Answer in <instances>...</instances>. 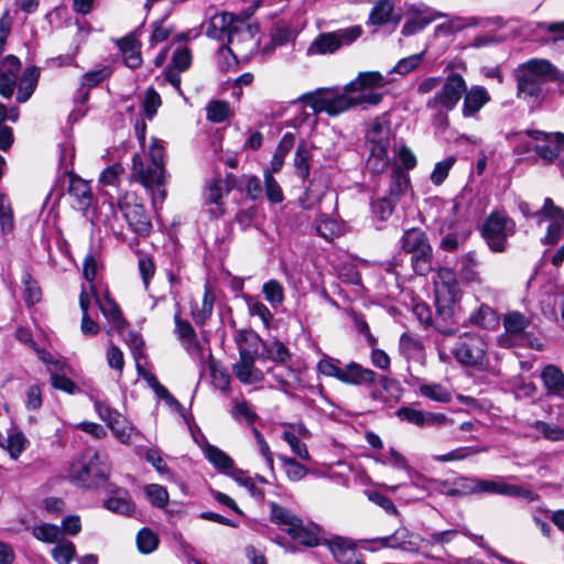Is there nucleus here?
<instances>
[{
  "label": "nucleus",
  "mask_w": 564,
  "mask_h": 564,
  "mask_svg": "<svg viewBox=\"0 0 564 564\" xmlns=\"http://www.w3.org/2000/svg\"><path fill=\"white\" fill-rule=\"evenodd\" d=\"M0 229L3 235L14 229L13 209L9 197L0 193Z\"/></svg>",
  "instance_id": "obj_52"
},
{
  "label": "nucleus",
  "mask_w": 564,
  "mask_h": 564,
  "mask_svg": "<svg viewBox=\"0 0 564 564\" xmlns=\"http://www.w3.org/2000/svg\"><path fill=\"white\" fill-rule=\"evenodd\" d=\"M321 528L315 523L304 524L302 520L299 521L297 525L294 528L289 535L297 540L305 546L313 547L321 544L319 539Z\"/></svg>",
  "instance_id": "obj_39"
},
{
  "label": "nucleus",
  "mask_w": 564,
  "mask_h": 564,
  "mask_svg": "<svg viewBox=\"0 0 564 564\" xmlns=\"http://www.w3.org/2000/svg\"><path fill=\"white\" fill-rule=\"evenodd\" d=\"M393 10L394 2L392 0L377 1L369 13L368 23L377 28L389 23L392 19Z\"/></svg>",
  "instance_id": "obj_46"
},
{
  "label": "nucleus",
  "mask_w": 564,
  "mask_h": 564,
  "mask_svg": "<svg viewBox=\"0 0 564 564\" xmlns=\"http://www.w3.org/2000/svg\"><path fill=\"white\" fill-rule=\"evenodd\" d=\"M527 134L535 141L533 150L538 158L545 164H556L564 173V133L528 130Z\"/></svg>",
  "instance_id": "obj_6"
},
{
  "label": "nucleus",
  "mask_w": 564,
  "mask_h": 564,
  "mask_svg": "<svg viewBox=\"0 0 564 564\" xmlns=\"http://www.w3.org/2000/svg\"><path fill=\"white\" fill-rule=\"evenodd\" d=\"M262 293L264 299L272 305L278 306L282 304L284 300V289L282 284L276 280H270L262 286Z\"/></svg>",
  "instance_id": "obj_63"
},
{
  "label": "nucleus",
  "mask_w": 564,
  "mask_h": 564,
  "mask_svg": "<svg viewBox=\"0 0 564 564\" xmlns=\"http://www.w3.org/2000/svg\"><path fill=\"white\" fill-rule=\"evenodd\" d=\"M58 171L57 176H78L74 172L75 145L70 139H65L58 144Z\"/></svg>",
  "instance_id": "obj_38"
},
{
  "label": "nucleus",
  "mask_w": 564,
  "mask_h": 564,
  "mask_svg": "<svg viewBox=\"0 0 564 564\" xmlns=\"http://www.w3.org/2000/svg\"><path fill=\"white\" fill-rule=\"evenodd\" d=\"M203 452L208 462L219 471L228 473L234 468V460L220 448L207 444Z\"/></svg>",
  "instance_id": "obj_48"
},
{
  "label": "nucleus",
  "mask_w": 564,
  "mask_h": 564,
  "mask_svg": "<svg viewBox=\"0 0 564 564\" xmlns=\"http://www.w3.org/2000/svg\"><path fill=\"white\" fill-rule=\"evenodd\" d=\"M420 392L423 397L436 402L447 403L452 400L451 392L438 383L422 384Z\"/></svg>",
  "instance_id": "obj_61"
},
{
  "label": "nucleus",
  "mask_w": 564,
  "mask_h": 564,
  "mask_svg": "<svg viewBox=\"0 0 564 564\" xmlns=\"http://www.w3.org/2000/svg\"><path fill=\"white\" fill-rule=\"evenodd\" d=\"M254 361L256 358H239L232 365V371L241 383L254 384L264 379L263 371L256 367Z\"/></svg>",
  "instance_id": "obj_27"
},
{
  "label": "nucleus",
  "mask_w": 564,
  "mask_h": 564,
  "mask_svg": "<svg viewBox=\"0 0 564 564\" xmlns=\"http://www.w3.org/2000/svg\"><path fill=\"white\" fill-rule=\"evenodd\" d=\"M94 408L100 420L107 424L120 443L129 444L132 436L138 434L135 429L116 409H112L105 401L96 400Z\"/></svg>",
  "instance_id": "obj_11"
},
{
  "label": "nucleus",
  "mask_w": 564,
  "mask_h": 564,
  "mask_svg": "<svg viewBox=\"0 0 564 564\" xmlns=\"http://www.w3.org/2000/svg\"><path fill=\"white\" fill-rule=\"evenodd\" d=\"M463 97L462 115L464 118L478 119L479 111L491 100L489 91L480 85L466 88Z\"/></svg>",
  "instance_id": "obj_20"
},
{
  "label": "nucleus",
  "mask_w": 564,
  "mask_h": 564,
  "mask_svg": "<svg viewBox=\"0 0 564 564\" xmlns=\"http://www.w3.org/2000/svg\"><path fill=\"white\" fill-rule=\"evenodd\" d=\"M110 465L107 455L87 451L69 468L70 481L82 488H97L107 482Z\"/></svg>",
  "instance_id": "obj_2"
},
{
  "label": "nucleus",
  "mask_w": 564,
  "mask_h": 564,
  "mask_svg": "<svg viewBox=\"0 0 564 564\" xmlns=\"http://www.w3.org/2000/svg\"><path fill=\"white\" fill-rule=\"evenodd\" d=\"M40 78V68L36 66H29L24 69L18 86L17 101H28L34 93Z\"/></svg>",
  "instance_id": "obj_33"
},
{
  "label": "nucleus",
  "mask_w": 564,
  "mask_h": 564,
  "mask_svg": "<svg viewBox=\"0 0 564 564\" xmlns=\"http://www.w3.org/2000/svg\"><path fill=\"white\" fill-rule=\"evenodd\" d=\"M257 28L237 19L232 13L221 12L213 15L206 29V35L214 40L227 39L228 44L236 40H252Z\"/></svg>",
  "instance_id": "obj_3"
},
{
  "label": "nucleus",
  "mask_w": 564,
  "mask_h": 564,
  "mask_svg": "<svg viewBox=\"0 0 564 564\" xmlns=\"http://www.w3.org/2000/svg\"><path fill=\"white\" fill-rule=\"evenodd\" d=\"M465 90L466 82L464 77L458 73L452 72L445 78L441 90L426 101V108L437 109V107H441L444 110H453L462 99Z\"/></svg>",
  "instance_id": "obj_10"
},
{
  "label": "nucleus",
  "mask_w": 564,
  "mask_h": 564,
  "mask_svg": "<svg viewBox=\"0 0 564 564\" xmlns=\"http://www.w3.org/2000/svg\"><path fill=\"white\" fill-rule=\"evenodd\" d=\"M230 116L229 104L224 100H212L206 107V117L209 121L221 123Z\"/></svg>",
  "instance_id": "obj_56"
},
{
  "label": "nucleus",
  "mask_w": 564,
  "mask_h": 564,
  "mask_svg": "<svg viewBox=\"0 0 564 564\" xmlns=\"http://www.w3.org/2000/svg\"><path fill=\"white\" fill-rule=\"evenodd\" d=\"M401 247L405 252L415 254L429 250L431 247L425 234L417 228L406 230L401 238Z\"/></svg>",
  "instance_id": "obj_41"
},
{
  "label": "nucleus",
  "mask_w": 564,
  "mask_h": 564,
  "mask_svg": "<svg viewBox=\"0 0 564 564\" xmlns=\"http://www.w3.org/2000/svg\"><path fill=\"white\" fill-rule=\"evenodd\" d=\"M239 358H256L261 344L260 337L252 330H239L235 336Z\"/></svg>",
  "instance_id": "obj_32"
},
{
  "label": "nucleus",
  "mask_w": 564,
  "mask_h": 564,
  "mask_svg": "<svg viewBox=\"0 0 564 564\" xmlns=\"http://www.w3.org/2000/svg\"><path fill=\"white\" fill-rule=\"evenodd\" d=\"M209 371L212 377L213 386L224 392H227L230 388L231 378L225 367L215 360L209 362Z\"/></svg>",
  "instance_id": "obj_51"
},
{
  "label": "nucleus",
  "mask_w": 564,
  "mask_h": 564,
  "mask_svg": "<svg viewBox=\"0 0 564 564\" xmlns=\"http://www.w3.org/2000/svg\"><path fill=\"white\" fill-rule=\"evenodd\" d=\"M411 533L405 528L397 529L392 534L372 539L371 542L378 544V549H401L411 550L413 542Z\"/></svg>",
  "instance_id": "obj_29"
},
{
  "label": "nucleus",
  "mask_w": 564,
  "mask_h": 564,
  "mask_svg": "<svg viewBox=\"0 0 564 564\" xmlns=\"http://www.w3.org/2000/svg\"><path fill=\"white\" fill-rule=\"evenodd\" d=\"M170 12L171 11H167V13L162 19H159L152 23V34L150 36L151 46H154L167 40L172 32L174 31L173 25L164 24Z\"/></svg>",
  "instance_id": "obj_59"
},
{
  "label": "nucleus",
  "mask_w": 564,
  "mask_h": 564,
  "mask_svg": "<svg viewBox=\"0 0 564 564\" xmlns=\"http://www.w3.org/2000/svg\"><path fill=\"white\" fill-rule=\"evenodd\" d=\"M487 351V343L479 334L466 332L458 336L452 348L456 360L465 366H479L482 364Z\"/></svg>",
  "instance_id": "obj_8"
},
{
  "label": "nucleus",
  "mask_w": 564,
  "mask_h": 564,
  "mask_svg": "<svg viewBox=\"0 0 564 564\" xmlns=\"http://www.w3.org/2000/svg\"><path fill=\"white\" fill-rule=\"evenodd\" d=\"M117 45L122 54L126 66L131 69H135L141 66V42L135 37V33H131L118 40Z\"/></svg>",
  "instance_id": "obj_24"
},
{
  "label": "nucleus",
  "mask_w": 564,
  "mask_h": 564,
  "mask_svg": "<svg viewBox=\"0 0 564 564\" xmlns=\"http://www.w3.org/2000/svg\"><path fill=\"white\" fill-rule=\"evenodd\" d=\"M151 197L154 208L162 205L166 198L165 178H134Z\"/></svg>",
  "instance_id": "obj_44"
},
{
  "label": "nucleus",
  "mask_w": 564,
  "mask_h": 564,
  "mask_svg": "<svg viewBox=\"0 0 564 564\" xmlns=\"http://www.w3.org/2000/svg\"><path fill=\"white\" fill-rule=\"evenodd\" d=\"M458 274L466 283L481 284L482 280L478 272V261L475 252L469 251L458 260Z\"/></svg>",
  "instance_id": "obj_37"
},
{
  "label": "nucleus",
  "mask_w": 564,
  "mask_h": 564,
  "mask_svg": "<svg viewBox=\"0 0 564 564\" xmlns=\"http://www.w3.org/2000/svg\"><path fill=\"white\" fill-rule=\"evenodd\" d=\"M391 139V127L388 121L376 119L366 132V142L369 150L388 151Z\"/></svg>",
  "instance_id": "obj_22"
},
{
  "label": "nucleus",
  "mask_w": 564,
  "mask_h": 564,
  "mask_svg": "<svg viewBox=\"0 0 564 564\" xmlns=\"http://www.w3.org/2000/svg\"><path fill=\"white\" fill-rule=\"evenodd\" d=\"M482 237L495 252L506 249L508 237L514 234V223L502 213H492L482 225Z\"/></svg>",
  "instance_id": "obj_9"
},
{
  "label": "nucleus",
  "mask_w": 564,
  "mask_h": 564,
  "mask_svg": "<svg viewBox=\"0 0 564 564\" xmlns=\"http://www.w3.org/2000/svg\"><path fill=\"white\" fill-rule=\"evenodd\" d=\"M137 545L141 553H152L159 546V538L152 530L143 528L137 535Z\"/></svg>",
  "instance_id": "obj_60"
},
{
  "label": "nucleus",
  "mask_w": 564,
  "mask_h": 564,
  "mask_svg": "<svg viewBox=\"0 0 564 564\" xmlns=\"http://www.w3.org/2000/svg\"><path fill=\"white\" fill-rule=\"evenodd\" d=\"M68 193L73 196L79 209L86 210L93 202L90 182L86 178H69Z\"/></svg>",
  "instance_id": "obj_34"
},
{
  "label": "nucleus",
  "mask_w": 564,
  "mask_h": 564,
  "mask_svg": "<svg viewBox=\"0 0 564 564\" xmlns=\"http://www.w3.org/2000/svg\"><path fill=\"white\" fill-rule=\"evenodd\" d=\"M95 295L96 302L104 314V316L111 322L117 328H121L124 325V319L122 317L120 307L118 304L110 297L108 293L105 294L104 299L100 300L96 293Z\"/></svg>",
  "instance_id": "obj_47"
},
{
  "label": "nucleus",
  "mask_w": 564,
  "mask_h": 564,
  "mask_svg": "<svg viewBox=\"0 0 564 564\" xmlns=\"http://www.w3.org/2000/svg\"><path fill=\"white\" fill-rule=\"evenodd\" d=\"M192 59V52L188 47H178L172 55L171 65H169L163 72L164 82L171 84L180 95L183 94L181 89L180 73H183L191 67Z\"/></svg>",
  "instance_id": "obj_16"
},
{
  "label": "nucleus",
  "mask_w": 564,
  "mask_h": 564,
  "mask_svg": "<svg viewBox=\"0 0 564 564\" xmlns=\"http://www.w3.org/2000/svg\"><path fill=\"white\" fill-rule=\"evenodd\" d=\"M387 187V198L392 200L393 204L410 188V178H381Z\"/></svg>",
  "instance_id": "obj_58"
},
{
  "label": "nucleus",
  "mask_w": 564,
  "mask_h": 564,
  "mask_svg": "<svg viewBox=\"0 0 564 564\" xmlns=\"http://www.w3.org/2000/svg\"><path fill=\"white\" fill-rule=\"evenodd\" d=\"M51 555L57 564H70L76 555L75 544L70 541H58Z\"/></svg>",
  "instance_id": "obj_53"
},
{
  "label": "nucleus",
  "mask_w": 564,
  "mask_h": 564,
  "mask_svg": "<svg viewBox=\"0 0 564 564\" xmlns=\"http://www.w3.org/2000/svg\"><path fill=\"white\" fill-rule=\"evenodd\" d=\"M235 183L234 178H210L204 189V204L210 206L208 213L212 218H219L224 215L223 198L229 194Z\"/></svg>",
  "instance_id": "obj_13"
},
{
  "label": "nucleus",
  "mask_w": 564,
  "mask_h": 564,
  "mask_svg": "<svg viewBox=\"0 0 564 564\" xmlns=\"http://www.w3.org/2000/svg\"><path fill=\"white\" fill-rule=\"evenodd\" d=\"M544 82L517 69L518 96L527 101L536 100L542 94Z\"/></svg>",
  "instance_id": "obj_28"
},
{
  "label": "nucleus",
  "mask_w": 564,
  "mask_h": 564,
  "mask_svg": "<svg viewBox=\"0 0 564 564\" xmlns=\"http://www.w3.org/2000/svg\"><path fill=\"white\" fill-rule=\"evenodd\" d=\"M304 193L300 197V203L304 208L315 206L324 196L326 183L324 178H303Z\"/></svg>",
  "instance_id": "obj_30"
},
{
  "label": "nucleus",
  "mask_w": 564,
  "mask_h": 564,
  "mask_svg": "<svg viewBox=\"0 0 564 564\" xmlns=\"http://www.w3.org/2000/svg\"><path fill=\"white\" fill-rule=\"evenodd\" d=\"M22 283L24 285L23 291V300L29 305L32 306L35 303L40 302L42 293L37 282L32 278L30 272L25 271L22 274Z\"/></svg>",
  "instance_id": "obj_57"
},
{
  "label": "nucleus",
  "mask_w": 564,
  "mask_h": 564,
  "mask_svg": "<svg viewBox=\"0 0 564 564\" xmlns=\"http://www.w3.org/2000/svg\"><path fill=\"white\" fill-rule=\"evenodd\" d=\"M28 440L20 431H12L7 437L2 435L0 447L8 451L11 458L17 459L25 449Z\"/></svg>",
  "instance_id": "obj_50"
},
{
  "label": "nucleus",
  "mask_w": 564,
  "mask_h": 564,
  "mask_svg": "<svg viewBox=\"0 0 564 564\" xmlns=\"http://www.w3.org/2000/svg\"><path fill=\"white\" fill-rule=\"evenodd\" d=\"M132 165L135 176H164L165 173V150L162 145L156 143V140L149 150V163L147 169H143L142 158L134 154Z\"/></svg>",
  "instance_id": "obj_14"
},
{
  "label": "nucleus",
  "mask_w": 564,
  "mask_h": 564,
  "mask_svg": "<svg viewBox=\"0 0 564 564\" xmlns=\"http://www.w3.org/2000/svg\"><path fill=\"white\" fill-rule=\"evenodd\" d=\"M444 492L453 497L478 495V477H457L453 480L452 486Z\"/></svg>",
  "instance_id": "obj_49"
},
{
  "label": "nucleus",
  "mask_w": 564,
  "mask_h": 564,
  "mask_svg": "<svg viewBox=\"0 0 564 564\" xmlns=\"http://www.w3.org/2000/svg\"><path fill=\"white\" fill-rule=\"evenodd\" d=\"M379 382L383 388L387 387V377H379L370 368H366L358 362L351 361L344 367L340 382L351 386L371 387Z\"/></svg>",
  "instance_id": "obj_15"
},
{
  "label": "nucleus",
  "mask_w": 564,
  "mask_h": 564,
  "mask_svg": "<svg viewBox=\"0 0 564 564\" xmlns=\"http://www.w3.org/2000/svg\"><path fill=\"white\" fill-rule=\"evenodd\" d=\"M529 318L520 312H509L503 317L505 333L498 336L497 343L502 348L531 347L541 349V344L525 333L529 327Z\"/></svg>",
  "instance_id": "obj_4"
},
{
  "label": "nucleus",
  "mask_w": 564,
  "mask_h": 564,
  "mask_svg": "<svg viewBox=\"0 0 564 564\" xmlns=\"http://www.w3.org/2000/svg\"><path fill=\"white\" fill-rule=\"evenodd\" d=\"M519 208L524 217H535L539 225L544 220H550L546 235L542 242L547 245L556 243L564 231V210L556 206L552 198L546 197L541 209L531 213L530 206L525 202L519 204Z\"/></svg>",
  "instance_id": "obj_5"
},
{
  "label": "nucleus",
  "mask_w": 564,
  "mask_h": 564,
  "mask_svg": "<svg viewBox=\"0 0 564 564\" xmlns=\"http://www.w3.org/2000/svg\"><path fill=\"white\" fill-rule=\"evenodd\" d=\"M518 69L542 82H545L554 73L553 65L547 59L542 58H532L521 64Z\"/></svg>",
  "instance_id": "obj_45"
},
{
  "label": "nucleus",
  "mask_w": 564,
  "mask_h": 564,
  "mask_svg": "<svg viewBox=\"0 0 564 564\" xmlns=\"http://www.w3.org/2000/svg\"><path fill=\"white\" fill-rule=\"evenodd\" d=\"M467 323L484 329H495L499 325V316L489 305L481 304L470 313Z\"/></svg>",
  "instance_id": "obj_36"
},
{
  "label": "nucleus",
  "mask_w": 564,
  "mask_h": 564,
  "mask_svg": "<svg viewBox=\"0 0 564 564\" xmlns=\"http://www.w3.org/2000/svg\"><path fill=\"white\" fill-rule=\"evenodd\" d=\"M362 34L359 25L321 33L307 47V55L333 54L343 46L350 45Z\"/></svg>",
  "instance_id": "obj_7"
},
{
  "label": "nucleus",
  "mask_w": 564,
  "mask_h": 564,
  "mask_svg": "<svg viewBox=\"0 0 564 564\" xmlns=\"http://www.w3.org/2000/svg\"><path fill=\"white\" fill-rule=\"evenodd\" d=\"M409 13L416 20H420L421 23L425 26L431 24L436 19L445 15L444 13L435 11L434 9L424 4H412L409 9Z\"/></svg>",
  "instance_id": "obj_62"
},
{
  "label": "nucleus",
  "mask_w": 564,
  "mask_h": 564,
  "mask_svg": "<svg viewBox=\"0 0 564 564\" xmlns=\"http://www.w3.org/2000/svg\"><path fill=\"white\" fill-rule=\"evenodd\" d=\"M295 145L296 134L293 132L284 133L278 143L269 167L264 171V176H271L274 173H279L284 163L285 156L295 148Z\"/></svg>",
  "instance_id": "obj_25"
},
{
  "label": "nucleus",
  "mask_w": 564,
  "mask_h": 564,
  "mask_svg": "<svg viewBox=\"0 0 564 564\" xmlns=\"http://www.w3.org/2000/svg\"><path fill=\"white\" fill-rule=\"evenodd\" d=\"M32 534L35 539L45 543H56L62 538L61 529L57 525L50 523L34 525Z\"/></svg>",
  "instance_id": "obj_54"
},
{
  "label": "nucleus",
  "mask_w": 564,
  "mask_h": 564,
  "mask_svg": "<svg viewBox=\"0 0 564 564\" xmlns=\"http://www.w3.org/2000/svg\"><path fill=\"white\" fill-rule=\"evenodd\" d=\"M434 209L436 212L435 220L442 226L448 225L451 227L457 209L456 202L454 199H442L435 197L431 200L430 212L432 213Z\"/></svg>",
  "instance_id": "obj_40"
},
{
  "label": "nucleus",
  "mask_w": 564,
  "mask_h": 564,
  "mask_svg": "<svg viewBox=\"0 0 564 564\" xmlns=\"http://www.w3.org/2000/svg\"><path fill=\"white\" fill-rule=\"evenodd\" d=\"M312 150L313 148L305 141H301L294 153L293 167L297 176H310L312 165Z\"/></svg>",
  "instance_id": "obj_42"
},
{
  "label": "nucleus",
  "mask_w": 564,
  "mask_h": 564,
  "mask_svg": "<svg viewBox=\"0 0 564 564\" xmlns=\"http://www.w3.org/2000/svg\"><path fill=\"white\" fill-rule=\"evenodd\" d=\"M370 154L367 160V169L375 176L381 175L387 172L390 165L388 151L378 152L369 150Z\"/></svg>",
  "instance_id": "obj_55"
},
{
  "label": "nucleus",
  "mask_w": 564,
  "mask_h": 564,
  "mask_svg": "<svg viewBox=\"0 0 564 564\" xmlns=\"http://www.w3.org/2000/svg\"><path fill=\"white\" fill-rule=\"evenodd\" d=\"M107 494L108 498L104 501V507L107 510L124 516L134 511V503L124 488L109 485Z\"/></svg>",
  "instance_id": "obj_21"
},
{
  "label": "nucleus",
  "mask_w": 564,
  "mask_h": 564,
  "mask_svg": "<svg viewBox=\"0 0 564 564\" xmlns=\"http://www.w3.org/2000/svg\"><path fill=\"white\" fill-rule=\"evenodd\" d=\"M541 379L549 393L564 399V373L554 366L547 365L542 369Z\"/></svg>",
  "instance_id": "obj_35"
},
{
  "label": "nucleus",
  "mask_w": 564,
  "mask_h": 564,
  "mask_svg": "<svg viewBox=\"0 0 564 564\" xmlns=\"http://www.w3.org/2000/svg\"><path fill=\"white\" fill-rule=\"evenodd\" d=\"M270 519L273 523L282 528L290 534L294 531V528L297 525L301 520L294 513H292L289 509L275 503L271 502V512Z\"/></svg>",
  "instance_id": "obj_43"
},
{
  "label": "nucleus",
  "mask_w": 564,
  "mask_h": 564,
  "mask_svg": "<svg viewBox=\"0 0 564 564\" xmlns=\"http://www.w3.org/2000/svg\"><path fill=\"white\" fill-rule=\"evenodd\" d=\"M144 494L149 501L158 508H164L169 502V492L165 487L150 484L144 487Z\"/></svg>",
  "instance_id": "obj_64"
},
{
  "label": "nucleus",
  "mask_w": 564,
  "mask_h": 564,
  "mask_svg": "<svg viewBox=\"0 0 564 564\" xmlns=\"http://www.w3.org/2000/svg\"><path fill=\"white\" fill-rule=\"evenodd\" d=\"M175 333L184 349L191 355H198L202 352V346L197 339L195 329L189 322L183 319L180 312L174 315Z\"/></svg>",
  "instance_id": "obj_23"
},
{
  "label": "nucleus",
  "mask_w": 564,
  "mask_h": 564,
  "mask_svg": "<svg viewBox=\"0 0 564 564\" xmlns=\"http://www.w3.org/2000/svg\"><path fill=\"white\" fill-rule=\"evenodd\" d=\"M395 414L401 421L419 427L443 426L449 423V419L443 413L422 411L412 406H402Z\"/></svg>",
  "instance_id": "obj_17"
},
{
  "label": "nucleus",
  "mask_w": 564,
  "mask_h": 564,
  "mask_svg": "<svg viewBox=\"0 0 564 564\" xmlns=\"http://www.w3.org/2000/svg\"><path fill=\"white\" fill-rule=\"evenodd\" d=\"M324 543L328 546L336 561L344 564L354 563L355 544L351 540L341 536H335L330 540H325Z\"/></svg>",
  "instance_id": "obj_31"
},
{
  "label": "nucleus",
  "mask_w": 564,
  "mask_h": 564,
  "mask_svg": "<svg viewBox=\"0 0 564 564\" xmlns=\"http://www.w3.org/2000/svg\"><path fill=\"white\" fill-rule=\"evenodd\" d=\"M21 62L14 55L6 56L0 63V95L10 98L17 87Z\"/></svg>",
  "instance_id": "obj_19"
},
{
  "label": "nucleus",
  "mask_w": 564,
  "mask_h": 564,
  "mask_svg": "<svg viewBox=\"0 0 564 564\" xmlns=\"http://www.w3.org/2000/svg\"><path fill=\"white\" fill-rule=\"evenodd\" d=\"M478 495H498L523 498L528 501L536 499V495L531 489L519 485L508 484L501 476H495L489 479L478 478Z\"/></svg>",
  "instance_id": "obj_12"
},
{
  "label": "nucleus",
  "mask_w": 564,
  "mask_h": 564,
  "mask_svg": "<svg viewBox=\"0 0 564 564\" xmlns=\"http://www.w3.org/2000/svg\"><path fill=\"white\" fill-rule=\"evenodd\" d=\"M386 85L384 77L379 72L359 73L357 78L345 86V91L334 93L327 89L303 94L299 101H307L315 113L326 112L337 116L359 105L376 106L382 100V93L377 88Z\"/></svg>",
  "instance_id": "obj_1"
},
{
  "label": "nucleus",
  "mask_w": 564,
  "mask_h": 564,
  "mask_svg": "<svg viewBox=\"0 0 564 564\" xmlns=\"http://www.w3.org/2000/svg\"><path fill=\"white\" fill-rule=\"evenodd\" d=\"M215 300L216 296L212 286L208 283L205 284L202 303H191V316L196 325L202 326L210 318L214 311Z\"/></svg>",
  "instance_id": "obj_26"
},
{
  "label": "nucleus",
  "mask_w": 564,
  "mask_h": 564,
  "mask_svg": "<svg viewBox=\"0 0 564 564\" xmlns=\"http://www.w3.org/2000/svg\"><path fill=\"white\" fill-rule=\"evenodd\" d=\"M122 213L129 228L140 237H147L152 230L151 218L145 207L138 203H126Z\"/></svg>",
  "instance_id": "obj_18"
}]
</instances>
